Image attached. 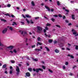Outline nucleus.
<instances>
[{
    "label": "nucleus",
    "instance_id": "f257e3e1",
    "mask_svg": "<svg viewBox=\"0 0 78 78\" xmlns=\"http://www.w3.org/2000/svg\"><path fill=\"white\" fill-rule=\"evenodd\" d=\"M33 71H34V72H37V73H38L39 70H40V71H41V72H43V69L41 68H38V69H36L34 68L33 69Z\"/></svg>",
    "mask_w": 78,
    "mask_h": 78
},
{
    "label": "nucleus",
    "instance_id": "f03ea898",
    "mask_svg": "<svg viewBox=\"0 0 78 78\" xmlns=\"http://www.w3.org/2000/svg\"><path fill=\"white\" fill-rule=\"evenodd\" d=\"M37 32L39 33H40L42 31V30L43 29L42 27L39 26L37 27Z\"/></svg>",
    "mask_w": 78,
    "mask_h": 78
},
{
    "label": "nucleus",
    "instance_id": "7ed1b4c3",
    "mask_svg": "<svg viewBox=\"0 0 78 78\" xmlns=\"http://www.w3.org/2000/svg\"><path fill=\"white\" fill-rule=\"evenodd\" d=\"M0 46H1V47H2L0 48V49L1 50H3V48H4L5 47V45L3 44H2L1 43V40H0Z\"/></svg>",
    "mask_w": 78,
    "mask_h": 78
},
{
    "label": "nucleus",
    "instance_id": "20e7f679",
    "mask_svg": "<svg viewBox=\"0 0 78 78\" xmlns=\"http://www.w3.org/2000/svg\"><path fill=\"white\" fill-rule=\"evenodd\" d=\"M16 66V70L17 72V73H16V74L17 75H18L19 73V72H20V69H19V68L18 66Z\"/></svg>",
    "mask_w": 78,
    "mask_h": 78
},
{
    "label": "nucleus",
    "instance_id": "39448f33",
    "mask_svg": "<svg viewBox=\"0 0 78 78\" xmlns=\"http://www.w3.org/2000/svg\"><path fill=\"white\" fill-rule=\"evenodd\" d=\"M13 46H10L9 47H7L6 48L5 50H8V49H9V50H12V49L13 48Z\"/></svg>",
    "mask_w": 78,
    "mask_h": 78
},
{
    "label": "nucleus",
    "instance_id": "423d86ee",
    "mask_svg": "<svg viewBox=\"0 0 78 78\" xmlns=\"http://www.w3.org/2000/svg\"><path fill=\"white\" fill-rule=\"evenodd\" d=\"M20 31L21 34H23V36H24V35L27 34V32H26V31L23 32V31Z\"/></svg>",
    "mask_w": 78,
    "mask_h": 78
},
{
    "label": "nucleus",
    "instance_id": "0eeeda50",
    "mask_svg": "<svg viewBox=\"0 0 78 78\" xmlns=\"http://www.w3.org/2000/svg\"><path fill=\"white\" fill-rule=\"evenodd\" d=\"M72 32H73V34L75 35L76 33H77V32L76 31H75V30L73 29H72Z\"/></svg>",
    "mask_w": 78,
    "mask_h": 78
},
{
    "label": "nucleus",
    "instance_id": "6e6552de",
    "mask_svg": "<svg viewBox=\"0 0 78 78\" xmlns=\"http://www.w3.org/2000/svg\"><path fill=\"white\" fill-rule=\"evenodd\" d=\"M7 28H5L4 29V30L2 31V33L4 34L7 31Z\"/></svg>",
    "mask_w": 78,
    "mask_h": 78
},
{
    "label": "nucleus",
    "instance_id": "1a4fd4ad",
    "mask_svg": "<svg viewBox=\"0 0 78 78\" xmlns=\"http://www.w3.org/2000/svg\"><path fill=\"white\" fill-rule=\"evenodd\" d=\"M58 44L60 47H64V44L62 43H58Z\"/></svg>",
    "mask_w": 78,
    "mask_h": 78
},
{
    "label": "nucleus",
    "instance_id": "9d476101",
    "mask_svg": "<svg viewBox=\"0 0 78 78\" xmlns=\"http://www.w3.org/2000/svg\"><path fill=\"white\" fill-rule=\"evenodd\" d=\"M26 76H27L29 77L30 76V73H26Z\"/></svg>",
    "mask_w": 78,
    "mask_h": 78
},
{
    "label": "nucleus",
    "instance_id": "9b49d317",
    "mask_svg": "<svg viewBox=\"0 0 78 78\" xmlns=\"http://www.w3.org/2000/svg\"><path fill=\"white\" fill-rule=\"evenodd\" d=\"M37 46H38V44L40 45H42V43H40L39 42H37Z\"/></svg>",
    "mask_w": 78,
    "mask_h": 78
},
{
    "label": "nucleus",
    "instance_id": "f8f14e48",
    "mask_svg": "<svg viewBox=\"0 0 78 78\" xmlns=\"http://www.w3.org/2000/svg\"><path fill=\"white\" fill-rule=\"evenodd\" d=\"M12 26H14V25H17V23H16L14 22H12Z\"/></svg>",
    "mask_w": 78,
    "mask_h": 78
},
{
    "label": "nucleus",
    "instance_id": "ddd939ff",
    "mask_svg": "<svg viewBox=\"0 0 78 78\" xmlns=\"http://www.w3.org/2000/svg\"><path fill=\"white\" fill-rule=\"evenodd\" d=\"M45 8L46 9H48V11H50V8H49V7H48L47 6H45Z\"/></svg>",
    "mask_w": 78,
    "mask_h": 78
},
{
    "label": "nucleus",
    "instance_id": "4468645a",
    "mask_svg": "<svg viewBox=\"0 0 78 78\" xmlns=\"http://www.w3.org/2000/svg\"><path fill=\"white\" fill-rule=\"evenodd\" d=\"M55 52L56 53H58L59 52V50L56 49L55 50Z\"/></svg>",
    "mask_w": 78,
    "mask_h": 78
},
{
    "label": "nucleus",
    "instance_id": "2eb2a0df",
    "mask_svg": "<svg viewBox=\"0 0 78 78\" xmlns=\"http://www.w3.org/2000/svg\"><path fill=\"white\" fill-rule=\"evenodd\" d=\"M26 16L27 18H31V16H30L28 15H26Z\"/></svg>",
    "mask_w": 78,
    "mask_h": 78
},
{
    "label": "nucleus",
    "instance_id": "dca6fc26",
    "mask_svg": "<svg viewBox=\"0 0 78 78\" xmlns=\"http://www.w3.org/2000/svg\"><path fill=\"white\" fill-rule=\"evenodd\" d=\"M45 48L46 49L47 51H50V49L47 47H45Z\"/></svg>",
    "mask_w": 78,
    "mask_h": 78
},
{
    "label": "nucleus",
    "instance_id": "f3484780",
    "mask_svg": "<svg viewBox=\"0 0 78 78\" xmlns=\"http://www.w3.org/2000/svg\"><path fill=\"white\" fill-rule=\"evenodd\" d=\"M6 64H4L2 66L3 68H6Z\"/></svg>",
    "mask_w": 78,
    "mask_h": 78
},
{
    "label": "nucleus",
    "instance_id": "a211bd4d",
    "mask_svg": "<svg viewBox=\"0 0 78 78\" xmlns=\"http://www.w3.org/2000/svg\"><path fill=\"white\" fill-rule=\"evenodd\" d=\"M36 51H41V50L40 49H35Z\"/></svg>",
    "mask_w": 78,
    "mask_h": 78
},
{
    "label": "nucleus",
    "instance_id": "6ab92c4d",
    "mask_svg": "<svg viewBox=\"0 0 78 78\" xmlns=\"http://www.w3.org/2000/svg\"><path fill=\"white\" fill-rule=\"evenodd\" d=\"M1 20L2 21H3V22H6V20L3 19H1Z\"/></svg>",
    "mask_w": 78,
    "mask_h": 78
},
{
    "label": "nucleus",
    "instance_id": "aec40b11",
    "mask_svg": "<svg viewBox=\"0 0 78 78\" xmlns=\"http://www.w3.org/2000/svg\"><path fill=\"white\" fill-rule=\"evenodd\" d=\"M52 41H53V40H52L50 39L48 40V42H49V43H51V42Z\"/></svg>",
    "mask_w": 78,
    "mask_h": 78
},
{
    "label": "nucleus",
    "instance_id": "412c9836",
    "mask_svg": "<svg viewBox=\"0 0 78 78\" xmlns=\"http://www.w3.org/2000/svg\"><path fill=\"white\" fill-rule=\"evenodd\" d=\"M32 6H34V1L32 2Z\"/></svg>",
    "mask_w": 78,
    "mask_h": 78
},
{
    "label": "nucleus",
    "instance_id": "4be33fe9",
    "mask_svg": "<svg viewBox=\"0 0 78 78\" xmlns=\"http://www.w3.org/2000/svg\"><path fill=\"white\" fill-rule=\"evenodd\" d=\"M75 15H72V19H75Z\"/></svg>",
    "mask_w": 78,
    "mask_h": 78
},
{
    "label": "nucleus",
    "instance_id": "5701e85b",
    "mask_svg": "<svg viewBox=\"0 0 78 78\" xmlns=\"http://www.w3.org/2000/svg\"><path fill=\"white\" fill-rule=\"evenodd\" d=\"M12 70H13V69L12 70H11L9 72L10 74H12Z\"/></svg>",
    "mask_w": 78,
    "mask_h": 78
},
{
    "label": "nucleus",
    "instance_id": "b1692460",
    "mask_svg": "<svg viewBox=\"0 0 78 78\" xmlns=\"http://www.w3.org/2000/svg\"><path fill=\"white\" fill-rule=\"evenodd\" d=\"M37 40L38 41H40L41 40V38L40 37H38L37 39Z\"/></svg>",
    "mask_w": 78,
    "mask_h": 78
},
{
    "label": "nucleus",
    "instance_id": "393cba45",
    "mask_svg": "<svg viewBox=\"0 0 78 78\" xmlns=\"http://www.w3.org/2000/svg\"><path fill=\"white\" fill-rule=\"evenodd\" d=\"M48 70L51 73H53V71H52V70H51V69H49Z\"/></svg>",
    "mask_w": 78,
    "mask_h": 78
},
{
    "label": "nucleus",
    "instance_id": "a878e982",
    "mask_svg": "<svg viewBox=\"0 0 78 78\" xmlns=\"http://www.w3.org/2000/svg\"><path fill=\"white\" fill-rule=\"evenodd\" d=\"M7 6L8 8H10L11 7V5L10 4H8L7 5Z\"/></svg>",
    "mask_w": 78,
    "mask_h": 78
},
{
    "label": "nucleus",
    "instance_id": "bb28decb",
    "mask_svg": "<svg viewBox=\"0 0 78 78\" xmlns=\"http://www.w3.org/2000/svg\"><path fill=\"white\" fill-rule=\"evenodd\" d=\"M46 26H50V25H51V24H50V23H48L46 24Z\"/></svg>",
    "mask_w": 78,
    "mask_h": 78
},
{
    "label": "nucleus",
    "instance_id": "cd10ccee",
    "mask_svg": "<svg viewBox=\"0 0 78 78\" xmlns=\"http://www.w3.org/2000/svg\"><path fill=\"white\" fill-rule=\"evenodd\" d=\"M55 26L57 27H58V28H61V26H60L59 25H55Z\"/></svg>",
    "mask_w": 78,
    "mask_h": 78
},
{
    "label": "nucleus",
    "instance_id": "c85d7f7f",
    "mask_svg": "<svg viewBox=\"0 0 78 78\" xmlns=\"http://www.w3.org/2000/svg\"><path fill=\"white\" fill-rule=\"evenodd\" d=\"M39 19V17H35V20H37V19Z\"/></svg>",
    "mask_w": 78,
    "mask_h": 78
},
{
    "label": "nucleus",
    "instance_id": "c756f323",
    "mask_svg": "<svg viewBox=\"0 0 78 78\" xmlns=\"http://www.w3.org/2000/svg\"><path fill=\"white\" fill-rule=\"evenodd\" d=\"M57 5H58V6H59V5H60V3L59 2V1H57Z\"/></svg>",
    "mask_w": 78,
    "mask_h": 78
},
{
    "label": "nucleus",
    "instance_id": "7c9ffc66",
    "mask_svg": "<svg viewBox=\"0 0 78 78\" xmlns=\"http://www.w3.org/2000/svg\"><path fill=\"white\" fill-rule=\"evenodd\" d=\"M11 62H12V63L13 64L15 62V61L14 60H11Z\"/></svg>",
    "mask_w": 78,
    "mask_h": 78
},
{
    "label": "nucleus",
    "instance_id": "2f4dec72",
    "mask_svg": "<svg viewBox=\"0 0 78 78\" xmlns=\"http://www.w3.org/2000/svg\"><path fill=\"white\" fill-rule=\"evenodd\" d=\"M26 20L27 23H30V21H29V20H28L27 19H26Z\"/></svg>",
    "mask_w": 78,
    "mask_h": 78
},
{
    "label": "nucleus",
    "instance_id": "473e14b6",
    "mask_svg": "<svg viewBox=\"0 0 78 78\" xmlns=\"http://www.w3.org/2000/svg\"><path fill=\"white\" fill-rule=\"evenodd\" d=\"M28 70H29V71H30V72H31V71H32V69L31 68H29L28 69Z\"/></svg>",
    "mask_w": 78,
    "mask_h": 78
},
{
    "label": "nucleus",
    "instance_id": "72a5a7b5",
    "mask_svg": "<svg viewBox=\"0 0 78 78\" xmlns=\"http://www.w3.org/2000/svg\"><path fill=\"white\" fill-rule=\"evenodd\" d=\"M34 61H37L38 59L37 58H36V59H33Z\"/></svg>",
    "mask_w": 78,
    "mask_h": 78
},
{
    "label": "nucleus",
    "instance_id": "f704fd0d",
    "mask_svg": "<svg viewBox=\"0 0 78 78\" xmlns=\"http://www.w3.org/2000/svg\"><path fill=\"white\" fill-rule=\"evenodd\" d=\"M42 67L43 69H45V66H42Z\"/></svg>",
    "mask_w": 78,
    "mask_h": 78
},
{
    "label": "nucleus",
    "instance_id": "c9c22d12",
    "mask_svg": "<svg viewBox=\"0 0 78 78\" xmlns=\"http://www.w3.org/2000/svg\"><path fill=\"white\" fill-rule=\"evenodd\" d=\"M51 20L52 21V22H54V21H55V20L54 18H51Z\"/></svg>",
    "mask_w": 78,
    "mask_h": 78
},
{
    "label": "nucleus",
    "instance_id": "e433bc0d",
    "mask_svg": "<svg viewBox=\"0 0 78 78\" xmlns=\"http://www.w3.org/2000/svg\"><path fill=\"white\" fill-rule=\"evenodd\" d=\"M45 29L46 30H48V28L47 27H45Z\"/></svg>",
    "mask_w": 78,
    "mask_h": 78
},
{
    "label": "nucleus",
    "instance_id": "4c0bfd02",
    "mask_svg": "<svg viewBox=\"0 0 78 78\" xmlns=\"http://www.w3.org/2000/svg\"><path fill=\"white\" fill-rule=\"evenodd\" d=\"M13 52H14V53H17V51H16V49H14L13 50Z\"/></svg>",
    "mask_w": 78,
    "mask_h": 78
},
{
    "label": "nucleus",
    "instance_id": "58836bf2",
    "mask_svg": "<svg viewBox=\"0 0 78 78\" xmlns=\"http://www.w3.org/2000/svg\"><path fill=\"white\" fill-rule=\"evenodd\" d=\"M76 50H78V46L76 45Z\"/></svg>",
    "mask_w": 78,
    "mask_h": 78
},
{
    "label": "nucleus",
    "instance_id": "ea45409f",
    "mask_svg": "<svg viewBox=\"0 0 78 78\" xmlns=\"http://www.w3.org/2000/svg\"><path fill=\"white\" fill-rule=\"evenodd\" d=\"M9 29L10 30H11V31H12V27H9Z\"/></svg>",
    "mask_w": 78,
    "mask_h": 78
},
{
    "label": "nucleus",
    "instance_id": "a19ab883",
    "mask_svg": "<svg viewBox=\"0 0 78 78\" xmlns=\"http://www.w3.org/2000/svg\"><path fill=\"white\" fill-rule=\"evenodd\" d=\"M53 16H54V17H58V16L57 15H53Z\"/></svg>",
    "mask_w": 78,
    "mask_h": 78
},
{
    "label": "nucleus",
    "instance_id": "79ce46f5",
    "mask_svg": "<svg viewBox=\"0 0 78 78\" xmlns=\"http://www.w3.org/2000/svg\"><path fill=\"white\" fill-rule=\"evenodd\" d=\"M54 44H56V43H57V41L56 40H55L54 41Z\"/></svg>",
    "mask_w": 78,
    "mask_h": 78
},
{
    "label": "nucleus",
    "instance_id": "37998d69",
    "mask_svg": "<svg viewBox=\"0 0 78 78\" xmlns=\"http://www.w3.org/2000/svg\"><path fill=\"white\" fill-rule=\"evenodd\" d=\"M31 47H32V48H34V47H35V45H32Z\"/></svg>",
    "mask_w": 78,
    "mask_h": 78
},
{
    "label": "nucleus",
    "instance_id": "c03bdc74",
    "mask_svg": "<svg viewBox=\"0 0 78 78\" xmlns=\"http://www.w3.org/2000/svg\"><path fill=\"white\" fill-rule=\"evenodd\" d=\"M58 16L59 17H62V15L61 14H59Z\"/></svg>",
    "mask_w": 78,
    "mask_h": 78
},
{
    "label": "nucleus",
    "instance_id": "a18cd8bd",
    "mask_svg": "<svg viewBox=\"0 0 78 78\" xmlns=\"http://www.w3.org/2000/svg\"><path fill=\"white\" fill-rule=\"evenodd\" d=\"M68 64V62H66L65 63V65H66V66H67Z\"/></svg>",
    "mask_w": 78,
    "mask_h": 78
},
{
    "label": "nucleus",
    "instance_id": "49530a36",
    "mask_svg": "<svg viewBox=\"0 0 78 78\" xmlns=\"http://www.w3.org/2000/svg\"><path fill=\"white\" fill-rule=\"evenodd\" d=\"M30 22L31 23H34V22L32 21V20H30Z\"/></svg>",
    "mask_w": 78,
    "mask_h": 78
},
{
    "label": "nucleus",
    "instance_id": "de8ad7c7",
    "mask_svg": "<svg viewBox=\"0 0 78 78\" xmlns=\"http://www.w3.org/2000/svg\"><path fill=\"white\" fill-rule=\"evenodd\" d=\"M63 69H66V66H63Z\"/></svg>",
    "mask_w": 78,
    "mask_h": 78
},
{
    "label": "nucleus",
    "instance_id": "09e8293b",
    "mask_svg": "<svg viewBox=\"0 0 78 78\" xmlns=\"http://www.w3.org/2000/svg\"><path fill=\"white\" fill-rule=\"evenodd\" d=\"M44 17L45 18V19H47V20H48V19L47 17H46V16H44Z\"/></svg>",
    "mask_w": 78,
    "mask_h": 78
},
{
    "label": "nucleus",
    "instance_id": "8fccbe9b",
    "mask_svg": "<svg viewBox=\"0 0 78 78\" xmlns=\"http://www.w3.org/2000/svg\"><path fill=\"white\" fill-rule=\"evenodd\" d=\"M65 22L66 23H69V21H68V20H65Z\"/></svg>",
    "mask_w": 78,
    "mask_h": 78
},
{
    "label": "nucleus",
    "instance_id": "3c124183",
    "mask_svg": "<svg viewBox=\"0 0 78 78\" xmlns=\"http://www.w3.org/2000/svg\"><path fill=\"white\" fill-rule=\"evenodd\" d=\"M70 57L71 58H74V57L73 55H70Z\"/></svg>",
    "mask_w": 78,
    "mask_h": 78
},
{
    "label": "nucleus",
    "instance_id": "603ef678",
    "mask_svg": "<svg viewBox=\"0 0 78 78\" xmlns=\"http://www.w3.org/2000/svg\"><path fill=\"white\" fill-rule=\"evenodd\" d=\"M70 3H74V1H71L70 2Z\"/></svg>",
    "mask_w": 78,
    "mask_h": 78
},
{
    "label": "nucleus",
    "instance_id": "864d4df0",
    "mask_svg": "<svg viewBox=\"0 0 78 78\" xmlns=\"http://www.w3.org/2000/svg\"><path fill=\"white\" fill-rule=\"evenodd\" d=\"M65 11H66V12H69V11L68 10H67V9H65Z\"/></svg>",
    "mask_w": 78,
    "mask_h": 78
},
{
    "label": "nucleus",
    "instance_id": "5fc2aeb1",
    "mask_svg": "<svg viewBox=\"0 0 78 78\" xmlns=\"http://www.w3.org/2000/svg\"><path fill=\"white\" fill-rule=\"evenodd\" d=\"M66 48V50H70V49L68 48Z\"/></svg>",
    "mask_w": 78,
    "mask_h": 78
},
{
    "label": "nucleus",
    "instance_id": "6e6d98bb",
    "mask_svg": "<svg viewBox=\"0 0 78 78\" xmlns=\"http://www.w3.org/2000/svg\"><path fill=\"white\" fill-rule=\"evenodd\" d=\"M43 31H44V33H46V30H45V29H44V30H43Z\"/></svg>",
    "mask_w": 78,
    "mask_h": 78
},
{
    "label": "nucleus",
    "instance_id": "4d7b16f0",
    "mask_svg": "<svg viewBox=\"0 0 78 78\" xmlns=\"http://www.w3.org/2000/svg\"><path fill=\"white\" fill-rule=\"evenodd\" d=\"M54 11V9H51V12H53V11Z\"/></svg>",
    "mask_w": 78,
    "mask_h": 78
},
{
    "label": "nucleus",
    "instance_id": "13d9d810",
    "mask_svg": "<svg viewBox=\"0 0 78 78\" xmlns=\"http://www.w3.org/2000/svg\"><path fill=\"white\" fill-rule=\"evenodd\" d=\"M11 17H14V16L13 15H11Z\"/></svg>",
    "mask_w": 78,
    "mask_h": 78
},
{
    "label": "nucleus",
    "instance_id": "bf43d9fd",
    "mask_svg": "<svg viewBox=\"0 0 78 78\" xmlns=\"http://www.w3.org/2000/svg\"><path fill=\"white\" fill-rule=\"evenodd\" d=\"M22 16H23V18H26V17H25V16L23 14L22 15Z\"/></svg>",
    "mask_w": 78,
    "mask_h": 78
},
{
    "label": "nucleus",
    "instance_id": "052dcab7",
    "mask_svg": "<svg viewBox=\"0 0 78 78\" xmlns=\"http://www.w3.org/2000/svg\"><path fill=\"white\" fill-rule=\"evenodd\" d=\"M10 69L11 70H12V66H10Z\"/></svg>",
    "mask_w": 78,
    "mask_h": 78
},
{
    "label": "nucleus",
    "instance_id": "680f3d73",
    "mask_svg": "<svg viewBox=\"0 0 78 78\" xmlns=\"http://www.w3.org/2000/svg\"><path fill=\"white\" fill-rule=\"evenodd\" d=\"M5 73H6V74H7V73H8V72H7V71H5Z\"/></svg>",
    "mask_w": 78,
    "mask_h": 78
},
{
    "label": "nucleus",
    "instance_id": "e2e57ef3",
    "mask_svg": "<svg viewBox=\"0 0 78 78\" xmlns=\"http://www.w3.org/2000/svg\"><path fill=\"white\" fill-rule=\"evenodd\" d=\"M44 35H45L46 37H47V36H48V35H47V34H45Z\"/></svg>",
    "mask_w": 78,
    "mask_h": 78
},
{
    "label": "nucleus",
    "instance_id": "0e129e2a",
    "mask_svg": "<svg viewBox=\"0 0 78 78\" xmlns=\"http://www.w3.org/2000/svg\"><path fill=\"white\" fill-rule=\"evenodd\" d=\"M73 75V74L72 73H70L69 74V75H71V76H72Z\"/></svg>",
    "mask_w": 78,
    "mask_h": 78
},
{
    "label": "nucleus",
    "instance_id": "69168bd1",
    "mask_svg": "<svg viewBox=\"0 0 78 78\" xmlns=\"http://www.w3.org/2000/svg\"><path fill=\"white\" fill-rule=\"evenodd\" d=\"M6 16H9V13H7L5 14Z\"/></svg>",
    "mask_w": 78,
    "mask_h": 78
},
{
    "label": "nucleus",
    "instance_id": "338daca9",
    "mask_svg": "<svg viewBox=\"0 0 78 78\" xmlns=\"http://www.w3.org/2000/svg\"><path fill=\"white\" fill-rule=\"evenodd\" d=\"M66 18V16H63V19H65Z\"/></svg>",
    "mask_w": 78,
    "mask_h": 78
},
{
    "label": "nucleus",
    "instance_id": "774afa93",
    "mask_svg": "<svg viewBox=\"0 0 78 78\" xmlns=\"http://www.w3.org/2000/svg\"><path fill=\"white\" fill-rule=\"evenodd\" d=\"M48 37H51V35H48Z\"/></svg>",
    "mask_w": 78,
    "mask_h": 78
}]
</instances>
